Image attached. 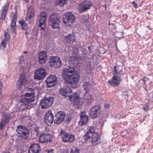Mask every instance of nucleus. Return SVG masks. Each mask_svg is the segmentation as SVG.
Wrapping results in <instances>:
<instances>
[{
    "instance_id": "dca6fc26",
    "label": "nucleus",
    "mask_w": 153,
    "mask_h": 153,
    "mask_svg": "<svg viewBox=\"0 0 153 153\" xmlns=\"http://www.w3.org/2000/svg\"><path fill=\"white\" fill-rule=\"evenodd\" d=\"M65 117V113L62 111H58L55 115L54 123L55 124H59L63 121Z\"/></svg>"
},
{
    "instance_id": "de8ad7c7",
    "label": "nucleus",
    "mask_w": 153,
    "mask_h": 153,
    "mask_svg": "<svg viewBox=\"0 0 153 153\" xmlns=\"http://www.w3.org/2000/svg\"><path fill=\"white\" fill-rule=\"evenodd\" d=\"M65 151L66 153H68V152L69 150L68 149H66L65 150Z\"/></svg>"
},
{
    "instance_id": "a878e982",
    "label": "nucleus",
    "mask_w": 153,
    "mask_h": 153,
    "mask_svg": "<svg viewBox=\"0 0 153 153\" xmlns=\"http://www.w3.org/2000/svg\"><path fill=\"white\" fill-rule=\"evenodd\" d=\"M9 5V2L7 1L3 7V9L1 12V18L3 20H5L8 9Z\"/></svg>"
},
{
    "instance_id": "39448f33",
    "label": "nucleus",
    "mask_w": 153,
    "mask_h": 153,
    "mask_svg": "<svg viewBox=\"0 0 153 153\" xmlns=\"http://www.w3.org/2000/svg\"><path fill=\"white\" fill-rule=\"evenodd\" d=\"M60 16L58 13H55L51 15L49 19V24L53 28H57L60 22Z\"/></svg>"
},
{
    "instance_id": "393cba45",
    "label": "nucleus",
    "mask_w": 153,
    "mask_h": 153,
    "mask_svg": "<svg viewBox=\"0 0 153 153\" xmlns=\"http://www.w3.org/2000/svg\"><path fill=\"white\" fill-rule=\"evenodd\" d=\"M47 56L46 53L44 51L40 52L39 54V61L40 64L45 63L46 62Z\"/></svg>"
},
{
    "instance_id": "4c0bfd02",
    "label": "nucleus",
    "mask_w": 153,
    "mask_h": 153,
    "mask_svg": "<svg viewBox=\"0 0 153 153\" xmlns=\"http://www.w3.org/2000/svg\"><path fill=\"white\" fill-rule=\"evenodd\" d=\"M27 91L28 92L26 93H32L33 94H34V95L35 94V93H34V90L33 89L29 88L27 89Z\"/></svg>"
},
{
    "instance_id": "58836bf2",
    "label": "nucleus",
    "mask_w": 153,
    "mask_h": 153,
    "mask_svg": "<svg viewBox=\"0 0 153 153\" xmlns=\"http://www.w3.org/2000/svg\"><path fill=\"white\" fill-rule=\"evenodd\" d=\"M143 109L146 111L149 110V108L147 105H144L143 107Z\"/></svg>"
},
{
    "instance_id": "a18cd8bd",
    "label": "nucleus",
    "mask_w": 153,
    "mask_h": 153,
    "mask_svg": "<svg viewBox=\"0 0 153 153\" xmlns=\"http://www.w3.org/2000/svg\"><path fill=\"white\" fill-rule=\"evenodd\" d=\"M71 57L73 58H72L71 60L70 61V62H71L72 61L73 62L74 60L75 59V58L74 57H73V56H71ZM72 63V62H71Z\"/></svg>"
},
{
    "instance_id": "6e6d98bb",
    "label": "nucleus",
    "mask_w": 153,
    "mask_h": 153,
    "mask_svg": "<svg viewBox=\"0 0 153 153\" xmlns=\"http://www.w3.org/2000/svg\"><path fill=\"white\" fill-rule=\"evenodd\" d=\"M8 153H10V152H8Z\"/></svg>"
},
{
    "instance_id": "37998d69",
    "label": "nucleus",
    "mask_w": 153,
    "mask_h": 153,
    "mask_svg": "<svg viewBox=\"0 0 153 153\" xmlns=\"http://www.w3.org/2000/svg\"><path fill=\"white\" fill-rule=\"evenodd\" d=\"M104 107L106 108H108L109 107L110 105L109 103H105L104 105Z\"/></svg>"
},
{
    "instance_id": "864d4df0",
    "label": "nucleus",
    "mask_w": 153,
    "mask_h": 153,
    "mask_svg": "<svg viewBox=\"0 0 153 153\" xmlns=\"http://www.w3.org/2000/svg\"><path fill=\"white\" fill-rule=\"evenodd\" d=\"M8 153V152H3V153Z\"/></svg>"
},
{
    "instance_id": "423d86ee",
    "label": "nucleus",
    "mask_w": 153,
    "mask_h": 153,
    "mask_svg": "<svg viewBox=\"0 0 153 153\" xmlns=\"http://www.w3.org/2000/svg\"><path fill=\"white\" fill-rule=\"evenodd\" d=\"M16 131L18 137H22L24 139H26L29 136V131L25 127L22 126H17Z\"/></svg>"
},
{
    "instance_id": "1a4fd4ad",
    "label": "nucleus",
    "mask_w": 153,
    "mask_h": 153,
    "mask_svg": "<svg viewBox=\"0 0 153 153\" xmlns=\"http://www.w3.org/2000/svg\"><path fill=\"white\" fill-rule=\"evenodd\" d=\"M53 100V99L51 97L48 98L45 97L40 102L42 108L45 109L50 107L52 104Z\"/></svg>"
},
{
    "instance_id": "a211bd4d",
    "label": "nucleus",
    "mask_w": 153,
    "mask_h": 153,
    "mask_svg": "<svg viewBox=\"0 0 153 153\" xmlns=\"http://www.w3.org/2000/svg\"><path fill=\"white\" fill-rule=\"evenodd\" d=\"M53 121V117L51 111H49L45 115V121L48 126H51Z\"/></svg>"
},
{
    "instance_id": "6e6552de",
    "label": "nucleus",
    "mask_w": 153,
    "mask_h": 153,
    "mask_svg": "<svg viewBox=\"0 0 153 153\" xmlns=\"http://www.w3.org/2000/svg\"><path fill=\"white\" fill-rule=\"evenodd\" d=\"M60 133V136L64 143H71L75 139L74 135L68 133L63 130L61 131Z\"/></svg>"
},
{
    "instance_id": "5fc2aeb1",
    "label": "nucleus",
    "mask_w": 153,
    "mask_h": 153,
    "mask_svg": "<svg viewBox=\"0 0 153 153\" xmlns=\"http://www.w3.org/2000/svg\"><path fill=\"white\" fill-rule=\"evenodd\" d=\"M27 32H26V34H27Z\"/></svg>"
},
{
    "instance_id": "2eb2a0df",
    "label": "nucleus",
    "mask_w": 153,
    "mask_h": 153,
    "mask_svg": "<svg viewBox=\"0 0 153 153\" xmlns=\"http://www.w3.org/2000/svg\"><path fill=\"white\" fill-rule=\"evenodd\" d=\"M11 117L10 114L9 113H4L1 116V122H0L1 126L2 129L4 126L8 123L9 122Z\"/></svg>"
},
{
    "instance_id": "79ce46f5",
    "label": "nucleus",
    "mask_w": 153,
    "mask_h": 153,
    "mask_svg": "<svg viewBox=\"0 0 153 153\" xmlns=\"http://www.w3.org/2000/svg\"><path fill=\"white\" fill-rule=\"evenodd\" d=\"M142 80L144 82H145L147 81L148 80H149V78L146 76H144L143 77Z\"/></svg>"
},
{
    "instance_id": "603ef678",
    "label": "nucleus",
    "mask_w": 153,
    "mask_h": 153,
    "mask_svg": "<svg viewBox=\"0 0 153 153\" xmlns=\"http://www.w3.org/2000/svg\"><path fill=\"white\" fill-rule=\"evenodd\" d=\"M90 47H88V49H90Z\"/></svg>"
},
{
    "instance_id": "09e8293b",
    "label": "nucleus",
    "mask_w": 153,
    "mask_h": 153,
    "mask_svg": "<svg viewBox=\"0 0 153 153\" xmlns=\"http://www.w3.org/2000/svg\"><path fill=\"white\" fill-rule=\"evenodd\" d=\"M24 53L25 54H26L27 53V51H25L24 52Z\"/></svg>"
},
{
    "instance_id": "4468645a",
    "label": "nucleus",
    "mask_w": 153,
    "mask_h": 153,
    "mask_svg": "<svg viewBox=\"0 0 153 153\" xmlns=\"http://www.w3.org/2000/svg\"><path fill=\"white\" fill-rule=\"evenodd\" d=\"M49 62L51 66L53 68H58L62 65V62L60 59L55 56L51 57Z\"/></svg>"
},
{
    "instance_id": "72a5a7b5",
    "label": "nucleus",
    "mask_w": 153,
    "mask_h": 153,
    "mask_svg": "<svg viewBox=\"0 0 153 153\" xmlns=\"http://www.w3.org/2000/svg\"><path fill=\"white\" fill-rule=\"evenodd\" d=\"M70 153H79V150L76 148H71Z\"/></svg>"
},
{
    "instance_id": "f8f14e48",
    "label": "nucleus",
    "mask_w": 153,
    "mask_h": 153,
    "mask_svg": "<svg viewBox=\"0 0 153 153\" xmlns=\"http://www.w3.org/2000/svg\"><path fill=\"white\" fill-rule=\"evenodd\" d=\"M46 76V72L44 68H41L36 71L35 73L34 78L35 79L41 80Z\"/></svg>"
},
{
    "instance_id": "c85d7f7f",
    "label": "nucleus",
    "mask_w": 153,
    "mask_h": 153,
    "mask_svg": "<svg viewBox=\"0 0 153 153\" xmlns=\"http://www.w3.org/2000/svg\"><path fill=\"white\" fill-rule=\"evenodd\" d=\"M16 21H12L11 25L10 26V28L12 30L13 32L15 33H16Z\"/></svg>"
},
{
    "instance_id": "7ed1b4c3",
    "label": "nucleus",
    "mask_w": 153,
    "mask_h": 153,
    "mask_svg": "<svg viewBox=\"0 0 153 153\" xmlns=\"http://www.w3.org/2000/svg\"><path fill=\"white\" fill-rule=\"evenodd\" d=\"M69 97L70 101L76 105H81L83 102H85L88 105L91 103L92 99L91 96L87 93H85L84 95V100L83 98L79 97V94L76 93L72 94Z\"/></svg>"
},
{
    "instance_id": "4be33fe9",
    "label": "nucleus",
    "mask_w": 153,
    "mask_h": 153,
    "mask_svg": "<svg viewBox=\"0 0 153 153\" xmlns=\"http://www.w3.org/2000/svg\"><path fill=\"white\" fill-rule=\"evenodd\" d=\"M34 9L32 5L29 6L28 7L26 19L28 20L33 18L34 16Z\"/></svg>"
},
{
    "instance_id": "9d476101",
    "label": "nucleus",
    "mask_w": 153,
    "mask_h": 153,
    "mask_svg": "<svg viewBox=\"0 0 153 153\" xmlns=\"http://www.w3.org/2000/svg\"><path fill=\"white\" fill-rule=\"evenodd\" d=\"M58 81L57 77L55 75H49L46 79L45 82L47 86L51 87L55 85Z\"/></svg>"
},
{
    "instance_id": "a19ab883",
    "label": "nucleus",
    "mask_w": 153,
    "mask_h": 153,
    "mask_svg": "<svg viewBox=\"0 0 153 153\" xmlns=\"http://www.w3.org/2000/svg\"><path fill=\"white\" fill-rule=\"evenodd\" d=\"M1 44L3 47H5L6 45V43L4 39L1 42Z\"/></svg>"
},
{
    "instance_id": "473e14b6",
    "label": "nucleus",
    "mask_w": 153,
    "mask_h": 153,
    "mask_svg": "<svg viewBox=\"0 0 153 153\" xmlns=\"http://www.w3.org/2000/svg\"><path fill=\"white\" fill-rule=\"evenodd\" d=\"M119 66H115L113 69L112 73L114 76H117Z\"/></svg>"
},
{
    "instance_id": "6ab92c4d",
    "label": "nucleus",
    "mask_w": 153,
    "mask_h": 153,
    "mask_svg": "<svg viewBox=\"0 0 153 153\" xmlns=\"http://www.w3.org/2000/svg\"><path fill=\"white\" fill-rule=\"evenodd\" d=\"M100 107L99 105H95L90 109L89 114L91 117L93 118L97 117L100 113Z\"/></svg>"
},
{
    "instance_id": "b1692460",
    "label": "nucleus",
    "mask_w": 153,
    "mask_h": 153,
    "mask_svg": "<svg viewBox=\"0 0 153 153\" xmlns=\"http://www.w3.org/2000/svg\"><path fill=\"white\" fill-rule=\"evenodd\" d=\"M80 119L79 121V124L81 126L85 125L88 121V117L86 114V113L82 112L81 113L80 115Z\"/></svg>"
},
{
    "instance_id": "f704fd0d",
    "label": "nucleus",
    "mask_w": 153,
    "mask_h": 153,
    "mask_svg": "<svg viewBox=\"0 0 153 153\" xmlns=\"http://www.w3.org/2000/svg\"><path fill=\"white\" fill-rule=\"evenodd\" d=\"M91 137V135L87 131L85 135L83 136V138L85 140H86L89 139Z\"/></svg>"
},
{
    "instance_id": "20e7f679",
    "label": "nucleus",
    "mask_w": 153,
    "mask_h": 153,
    "mask_svg": "<svg viewBox=\"0 0 153 153\" xmlns=\"http://www.w3.org/2000/svg\"><path fill=\"white\" fill-rule=\"evenodd\" d=\"M47 18V14L44 11L41 12L37 19L36 22L39 27H41L40 30H45L46 21Z\"/></svg>"
},
{
    "instance_id": "bb28decb",
    "label": "nucleus",
    "mask_w": 153,
    "mask_h": 153,
    "mask_svg": "<svg viewBox=\"0 0 153 153\" xmlns=\"http://www.w3.org/2000/svg\"><path fill=\"white\" fill-rule=\"evenodd\" d=\"M71 93V90L69 87H66L65 88H61L59 90V93L64 97H69L68 95L69 93ZM71 95H70L71 96ZM70 99V98H69Z\"/></svg>"
},
{
    "instance_id": "e433bc0d",
    "label": "nucleus",
    "mask_w": 153,
    "mask_h": 153,
    "mask_svg": "<svg viewBox=\"0 0 153 153\" xmlns=\"http://www.w3.org/2000/svg\"><path fill=\"white\" fill-rule=\"evenodd\" d=\"M4 36L5 37V40H8L10 39V35L7 32H5L4 34Z\"/></svg>"
},
{
    "instance_id": "0eeeda50",
    "label": "nucleus",
    "mask_w": 153,
    "mask_h": 153,
    "mask_svg": "<svg viewBox=\"0 0 153 153\" xmlns=\"http://www.w3.org/2000/svg\"><path fill=\"white\" fill-rule=\"evenodd\" d=\"M94 128L93 126H90L87 131L90 134L91 136V143L92 145L94 146L97 143L99 138L98 134L95 132Z\"/></svg>"
},
{
    "instance_id": "f3484780",
    "label": "nucleus",
    "mask_w": 153,
    "mask_h": 153,
    "mask_svg": "<svg viewBox=\"0 0 153 153\" xmlns=\"http://www.w3.org/2000/svg\"><path fill=\"white\" fill-rule=\"evenodd\" d=\"M65 16L64 22L65 24L68 23L70 25V24H72L75 21V18L74 15L70 12L66 13Z\"/></svg>"
},
{
    "instance_id": "2f4dec72",
    "label": "nucleus",
    "mask_w": 153,
    "mask_h": 153,
    "mask_svg": "<svg viewBox=\"0 0 153 153\" xmlns=\"http://www.w3.org/2000/svg\"><path fill=\"white\" fill-rule=\"evenodd\" d=\"M67 0H56V3L57 5L60 6H63L66 4Z\"/></svg>"
},
{
    "instance_id": "c756f323",
    "label": "nucleus",
    "mask_w": 153,
    "mask_h": 153,
    "mask_svg": "<svg viewBox=\"0 0 153 153\" xmlns=\"http://www.w3.org/2000/svg\"><path fill=\"white\" fill-rule=\"evenodd\" d=\"M19 23L21 25L22 28L25 30L27 29V26L25 21L24 20H20L19 21Z\"/></svg>"
},
{
    "instance_id": "c03bdc74",
    "label": "nucleus",
    "mask_w": 153,
    "mask_h": 153,
    "mask_svg": "<svg viewBox=\"0 0 153 153\" xmlns=\"http://www.w3.org/2000/svg\"><path fill=\"white\" fill-rule=\"evenodd\" d=\"M132 4L133 5L134 7L135 8H137V3H136L135 1H133Z\"/></svg>"
},
{
    "instance_id": "ddd939ff",
    "label": "nucleus",
    "mask_w": 153,
    "mask_h": 153,
    "mask_svg": "<svg viewBox=\"0 0 153 153\" xmlns=\"http://www.w3.org/2000/svg\"><path fill=\"white\" fill-rule=\"evenodd\" d=\"M52 137L51 134L43 133L40 136L38 141L42 143H50L52 141Z\"/></svg>"
},
{
    "instance_id": "3c124183",
    "label": "nucleus",
    "mask_w": 153,
    "mask_h": 153,
    "mask_svg": "<svg viewBox=\"0 0 153 153\" xmlns=\"http://www.w3.org/2000/svg\"><path fill=\"white\" fill-rule=\"evenodd\" d=\"M1 19H1V18H0V20ZM1 22H0V24H1Z\"/></svg>"
},
{
    "instance_id": "c9c22d12",
    "label": "nucleus",
    "mask_w": 153,
    "mask_h": 153,
    "mask_svg": "<svg viewBox=\"0 0 153 153\" xmlns=\"http://www.w3.org/2000/svg\"><path fill=\"white\" fill-rule=\"evenodd\" d=\"M81 22L85 25L88 24V19H87L86 16H83L81 19Z\"/></svg>"
},
{
    "instance_id": "f03ea898",
    "label": "nucleus",
    "mask_w": 153,
    "mask_h": 153,
    "mask_svg": "<svg viewBox=\"0 0 153 153\" xmlns=\"http://www.w3.org/2000/svg\"><path fill=\"white\" fill-rule=\"evenodd\" d=\"M34 100V94L26 93L22 96L18 105L22 110L30 109L33 107V105L31 102H33Z\"/></svg>"
},
{
    "instance_id": "aec40b11",
    "label": "nucleus",
    "mask_w": 153,
    "mask_h": 153,
    "mask_svg": "<svg viewBox=\"0 0 153 153\" xmlns=\"http://www.w3.org/2000/svg\"><path fill=\"white\" fill-rule=\"evenodd\" d=\"M27 83V81L24 74H22L20 75L19 79L17 83L19 90H21V88L23 86L25 85Z\"/></svg>"
},
{
    "instance_id": "ea45409f",
    "label": "nucleus",
    "mask_w": 153,
    "mask_h": 153,
    "mask_svg": "<svg viewBox=\"0 0 153 153\" xmlns=\"http://www.w3.org/2000/svg\"><path fill=\"white\" fill-rule=\"evenodd\" d=\"M17 19V15L15 13L13 15V18L12 21H16Z\"/></svg>"
},
{
    "instance_id": "5701e85b",
    "label": "nucleus",
    "mask_w": 153,
    "mask_h": 153,
    "mask_svg": "<svg viewBox=\"0 0 153 153\" xmlns=\"http://www.w3.org/2000/svg\"><path fill=\"white\" fill-rule=\"evenodd\" d=\"M40 149L39 145L37 144H34L29 147L28 152L29 153H39Z\"/></svg>"
},
{
    "instance_id": "f257e3e1",
    "label": "nucleus",
    "mask_w": 153,
    "mask_h": 153,
    "mask_svg": "<svg viewBox=\"0 0 153 153\" xmlns=\"http://www.w3.org/2000/svg\"><path fill=\"white\" fill-rule=\"evenodd\" d=\"M76 73L74 68L70 66L65 68L63 71L62 76L64 79L73 88L77 85L79 80V76Z\"/></svg>"
},
{
    "instance_id": "9b49d317",
    "label": "nucleus",
    "mask_w": 153,
    "mask_h": 153,
    "mask_svg": "<svg viewBox=\"0 0 153 153\" xmlns=\"http://www.w3.org/2000/svg\"><path fill=\"white\" fill-rule=\"evenodd\" d=\"M91 3L89 1H85L82 2L79 5L78 9L79 13L87 11L90 9L91 6Z\"/></svg>"
},
{
    "instance_id": "7c9ffc66",
    "label": "nucleus",
    "mask_w": 153,
    "mask_h": 153,
    "mask_svg": "<svg viewBox=\"0 0 153 153\" xmlns=\"http://www.w3.org/2000/svg\"><path fill=\"white\" fill-rule=\"evenodd\" d=\"M83 86L84 89L86 93L89 90V89L90 87L91 86L88 82H85L84 83L83 85Z\"/></svg>"
},
{
    "instance_id": "49530a36",
    "label": "nucleus",
    "mask_w": 153,
    "mask_h": 153,
    "mask_svg": "<svg viewBox=\"0 0 153 153\" xmlns=\"http://www.w3.org/2000/svg\"><path fill=\"white\" fill-rule=\"evenodd\" d=\"M53 149H52L51 150H49L48 151V153H53Z\"/></svg>"
},
{
    "instance_id": "cd10ccee",
    "label": "nucleus",
    "mask_w": 153,
    "mask_h": 153,
    "mask_svg": "<svg viewBox=\"0 0 153 153\" xmlns=\"http://www.w3.org/2000/svg\"><path fill=\"white\" fill-rule=\"evenodd\" d=\"M64 39L70 44H72L75 40V37L73 34H69L65 36Z\"/></svg>"
},
{
    "instance_id": "8fccbe9b",
    "label": "nucleus",
    "mask_w": 153,
    "mask_h": 153,
    "mask_svg": "<svg viewBox=\"0 0 153 153\" xmlns=\"http://www.w3.org/2000/svg\"><path fill=\"white\" fill-rule=\"evenodd\" d=\"M26 2H28L29 1V0H25Z\"/></svg>"
},
{
    "instance_id": "412c9836",
    "label": "nucleus",
    "mask_w": 153,
    "mask_h": 153,
    "mask_svg": "<svg viewBox=\"0 0 153 153\" xmlns=\"http://www.w3.org/2000/svg\"><path fill=\"white\" fill-rule=\"evenodd\" d=\"M121 79L118 76H113L111 80L108 81V82L112 86L118 85L120 83Z\"/></svg>"
}]
</instances>
